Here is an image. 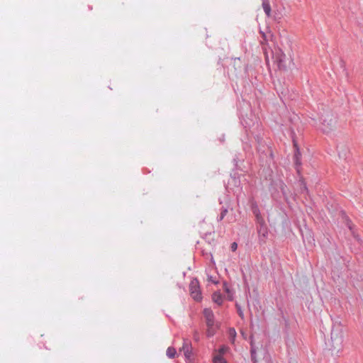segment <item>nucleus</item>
<instances>
[{"instance_id":"1","label":"nucleus","mask_w":363,"mask_h":363,"mask_svg":"<svg viewBox=\"0 0 363 363\" xmlns=\"http://www.w3.org/2000/svg\"><path fill=\"white\" fill-rule=\"evenodd\" d=\"M332 349L338 352L343 342V332L341 325H334L331 331Z\"/></svg>"},{"instance_id":"2","label":"nucleus","mask_w":363,"mask_h":363,"mask_svg":"<svg viewBox=\"0 0 363 363\" xmlns=\"http://www.w3.org/2000/svg\"><path fill=\"white\" fill-rule=\"evenodd\" d=\"M321 129L325 133H329L335 127L336 118L331 114H326L324 118H321Z\"/></svg>"},{"instance_id":"3","label":"nucleus","mask_w":363,"mask_h":363,"mask_svg":"<svg viewBox=\"0 0 363 363\" xmlns=\"http://www.w3.org/2000/svg\"><path fill=\"white\" fill-rule=\"evenodd\" d=\"M256 223L257 230L259 237V242L260 243H264L266 242L269 233L268 228L264 219H259V221H257Z\"/></svg>"},{"instance_id":"4","label":"nucleus","mask_w":363,"mask_h":363,"mask_svg":"<svg viewBox=\"0 0 363 363\" xmlns=\"http://www.w3.org/2000/svg\"><path fill=\"white\" fill-rule=\"evenodd\" d=\"M191 295L196 301L201 299V294L199 290V281L196 279H193L189 285Z\"/></svg>"},{"instance_id":"5","label":"nucleus","mask_w":363,"mask_h":363,"mask_svg":"<svg viewBox=\"0 0 363 363\" xmlns=\"http://www.w3.org/2000/svg\"><path fill=\"white\" fill-rule=\"evenodd\" d=\"M181 351H183L185 357L187 359H191L193 357L192 353V346L191 342L189 339L184 338L183 340V346L181 349Z\"/></svg>"},{"instance_id":"6","label":"nucleus","mask_w":363,"mask_h":363,"mask_svg":"<svg viewBox=\"0 0 363 363\" xmlns=\"http://www.w3.org/2000/svg\"><path fill=\"white\" fill-rule=\"evenodd\" d=\"M203 315L205 317L206 323L207 326H212L216 325L214 320V314L211 309L205 308L203 310Z\"/></svg>"},{"instance_id":"7","label":"nucleus","mask_w":363,"mask_h":363,"mask_svg":"<svg viewBox=\"0 0 363 363\" xmlns=\"http://www.w3.org/2000/svg\"><path fill=\"white\" fill-rule=\"evenodd\" d=\"M338 156L340 159L346 160L349 154V149L344 145H340L337 146Z\"/></svg>"},{"instance_id":"8","label":"nucleus","mask_w":363,"mask_h":363,"mask_svg":"<svg viewBox=\"0 0 363 363\" xmlns=\"http://www.w3.org/2000/svg\"><path fill=\"white\" fill-rule=\"evenodd\" d=\"M285 57H286V56L283 53H281V54L277 53V54L276 60L277 62L278 67L279 69H285L286 68V65H285V62H284Z\"/></svg>"},{"instance_id":"9","label":"nucleus","mask_w":363,"mask_h":363,"mask_svg":"<svg viewBox=\"0 0 363 363\" xmlns=\"http://www.w3.org/2000/svg\"><path fill=\"white\" fill-rule=\"evenodd\" d=\"M212 299L214 303L220 306L223 303V296L220 291H216L212 295Z\"/></svg>"},{"instance_id":"10","label":"nucleus","mask_w":363,"mask_h":363,"mask_svg":"<svg viewBox=\"0 0 363 363\" xmlns=\"http://www.w3.org/2000/svg\"><path fill=\"white\" fill-rule=\"evenodd\" d=\"M262 6L265 14L269 17L271 16V6L269 0H262Z\"/></svg>"},{"instance_id":"11","label":"nucleus","mask_w":363,"mask_h":363,"mask_svg":"<svg viewBox=\"0 0 363 363\" xmlns=\"http://www.w3.org/2000/svg\"><path fill=\"white\" fill-rule=\"evenodd\" d=\"M295 147H296V151L294 153V160L295 165L298 168V167H299L301 164V153H300L299 149L296 147V145H295Z\"/></svg>"},{"instance_id":"12","label":"nucleus","mask_w":363,"mask_h":363,"mask_svg":"<svg viewBox=\"0 0 363 363\" xmlns=\"http://www.w3.org/2000/svg\"><path fill=\"white\" fill-rule=\"evenodd\" d=\"M252 211L253 214L255 216L256 222L259 221V219H264L260 214V211H259L258 206L256 204L253 203L252 205Z\"/></svg>"},{"instance_id":"13","label":"nucleus","mask_w":363,"mask_h":363,"mask_svg":"<svg viewBox=\"0 0 363 363\" xmlns=\"http://www.w3.org/2000/svg\"><path fill=\"white\" fill-rule=\"evenodd\" d=\"M218 327L219 326L218 324L212 325V326H207L208 328L206 330V335L208 337L213 336L216 334V330L218 328Z\"/></svg>"},{"instance_id":"14","label":"nucleus","mask_w":363,"mask_h":363,"mask_svg":"<svg viewBox=\"0 0 363 363\" xmlns=\"http://www.w3.org/2000/svg\"><path fill=\"white\" fill-rule=\"evenodd\" d=\"M176 350L174 347H168L167 350V356L169 358H174L176 355Z\"/></svg>"},{"instance_id":"15","label":"nucleus","mask_w":363,"mask_h":363,"mask_svg":"<svg viewBox=\"0 0 363 363\" xmlns=\"http://www.w3.org/2000/svg\"><path fill=\"white\" fill-rule=\"evenodd\" d=\"M213 363H227V362L220 354H219L213 357Z\"/></svg>"},{"instance_id":"16","label":"nucleus","mask_w":363,"mask_h":363,"mask_svg":"<svg viewBox=\"0 0 363 363\" xmlns=\"http://www.w3.org/2000/svg\"><path fill=\"white\" fill-rule=\"evenodd\" d=\"M228 212L227 208H223L220 216L217 218L218 221L222 220Z\"/></svg>"},{"instance_id":"17","label":"nucleus","mask_w":363,"mask_h":363,"mask_svg":"<svg viewBox=\"0 0 363 363\" xmlns=\"http://www.w3.org/2000/svg\"><path fill=\"white\" fill-rule=\"evenodd\" d=\"M228 332H229V336H230L231 340L233 341L235 337V336H236V331H235V330L234 328H231L229 329Z\"/></svg>"},{"instance_id":"18","label":"nucleus","mask_w":363,"mask_h":363,"mask_svg":"<svg viewBox=\"0 0 363 363\" xmlns=\"http://www.w3.org/2000/svg\"><path fill=\"white\" fill-rule=\"evenodd\" d=\"M250 352H251L252 361L253 362V363H257L256 352H255V349L252 347Z\"/></svg>"},{"instance_id":"19","label":"nucleus","mask_w":363,"mask_h":363,"mask_svg":"<svg viewBox=\"0 0 363 363\" xmlns=\"http://www.w3.org/2000/svg\"><path fill=\"white\" fill-rule=\"evenodd\" d=\"M236 308H237L238 315H240V318H243L244 313H243V311H242L240 306L238 305V303H236Z\"/></svg>"},{"instance_id":"20","label":"nucleus","mask_w":363,"mask_h":363,"mask_svg":"<svg viewBox=\"0 0 363 363\" xmlns=\"http://www.w3.org/2000/svg\"><path fill=\"white\" fill-rule=\"evenodd\" d=\"M199 332L197 330H195L194 332V340L196 342L199 341Z\"/></svg>"},{"instance_id":"21","label":"nucleus","mask_w":363,"mask_h":363,"mask_svg":"<svg viewBox=\"0 0 363 363\" xmlns=\"http://www.w3.org/2000/svg\"><path fill=\"white\" fill-rule=\"evenodd\" d=\"M223 289L225 290V291L227 293V294H230V289H229V287L228 286V284L226 282H224L223 283Z\"/></svg>"},{"instance_id":"22","label":"nucleus","mask_w":363,"mask_h":363,"mask_svg":"<svg viewBox=\"0 0 363 363\" xmlns=\"http://www.w3.org/2000/svg\"><path fill=\"white\" fill-rule=\"evenodd\" d=\"M230 247H231L232 251H235L238 247V244L236 242H233L231 244Z\"/></svg>"},{"instance_id":"23","label":"nucleus","mask_w":363,"mask_h":363,"mask_svg":"<svg viewBox=\"0 0 363 363\" xmlns=\"http://www.w3.org/2000/svg\"><path fill=\"white\" fill-rule=\"evenodd\" d=\"M225 352V347H222L221 348L219 349V352L220 354H223Z\"/></svg>"},{"instance_id":"24","label":"nucleus","mask_w":363,"mask_h":363,"mask_svg":"<svg viewBox=\"0 0 363 363\" xmlns=\"http://www.w3.org/2000/svg\"><path fill=\"white\" fill-rule=\"evenodd\" d=\"M208 280H209L210 281H211V282H213V283L216 284L218 283L217 281H216L215 280H213V277H212L211 276H210V277H208Z\"/></svg>"},{"instance_id":"25","label":"nucleus","mask_w":363,"mask_h":363,"mask_svg":"<svg viewBox=\"0 0 363 363\" xmlns=\"http://www.w3.org/2000/svg\"><path fill=\"white\" fill-rule=\"evenodd\" d=\"M229 300H233V294L230 292V294H228Z\"/></svg>"},{"instance_id":"26","label":"nucleus","mask_w":363,"mask_h":363,"mask_svg":"<svg viewBox=\"0 0 363 363\" xmlns=\"http://www.w3.org/2000/svg\"><path fill=\"white\" fill-rule=\"evenodd\" d=\"M233 161H234V162L235 163V165H236V164H237L236 159H235H235H233Z\"/></svg>"}]
</instances>
